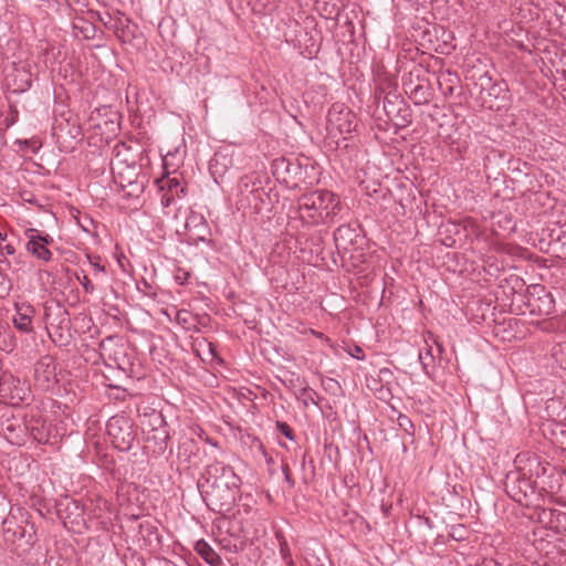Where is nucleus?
I'll return each mask as SVG.
<instances>
[{
    "label": "nucleus",
    "instance_id": "nucleus-24",
    "mask_svg": "<svg viewBox=\"0 0 566 566\" xmlns=\"http://www.w3.org/2000/svg\"><path fill=\"white\" fill-rule=\"evenodd\" d=\"M427 348L423 352L419 353V360L421 363L422 369L426 375L430 376V366L434 360V353L431 345L428 344V339H426Z\"/></svg>",
    "mask_w": 566,
    "mask_h": 566
},
{
    "label": "nucleus",
    "instance_id": "nucleus-20",
    "mask_svg": "<svg viewBox=\"0 0 566 566\" xmlns=\"http://www.w3.org/2000/svg\"><path fill=\"white\" fill-rule=\"evenodd\" d=\"M230 159L223 154H216L209 164L210 172L213 177H222L229 168Z\"/></svg>",
    "mask_w": 566,
    "mask_h": 566
},
{
    "label": "nucleus",
    "instance_id": "nucleus-1",
    "mask_svg": "<svg viewBox=\"0 0 566 566\" xmlns=\"http://www.w3.org/2000/svg\"><path fill=\"white\" fill-rule=\"evenodd\" d=\"M241 479L232 467L222 462L207 465L198 481L199 492L207 506L217 513H228L240 493Z\"/></svg>",
    "mask_w": 566,
    "mask_h": 566
},
{
    "label": "nucleus",
    "instance_id": "nucleus-4",
    "mask_svg": "<svg viewBox=\"0 0 566 566\" xmlns=\"http://www.w3.org/2000/svg\"><path fill=\"white\" fill-rule=\"evenodd\" d=\"M99 350L103 358L109 360L125 374L134 371V352L118 336H108L99 343Z\"/></svg>",
    "mask_w": 566,
    "mask_h": 566
},
{
    "label": "nucleus",
    "instance_id": "nucleus-17",
    "mask_svg": "<svg viewBox=\"0 0 566 566\" xmlns=\"http://www.w3.org/2000/svg\"><path fill=\"white\" fill-rule=\"evenodd\" d=\"M239 193L243 197L248 193L254 196L255 198H260V192L263 191L261 188V181L256 174L244 175L240 178L238 182Z\"/></svg>",
    "mask_w": 566,
    "mask_h": 566
},
{
    "label": "nucleus",
    "instance_id": "nucleus-45",
    "mask_svg": "<svg viewBox=\"0 0 566 566\" xmlns=\"http://www.w3.org/2000/svg\"><path fill=\"white\" fill-rule=\"evenodd\" d=\"M31 86V80L28 77L25 88H29Z\"/></svg>",
    "mask_w": 566,
    "mask_h": 566
},
{
    "label": "nucleus",
    "instance_id": "nucleus-10",
    "mask_svg": "<svg viewBox=\"0 0 566 566\" xmlns=\"http://www.w3.org/2000/svg\"><path fill=\"white\" fill-rule=\"evenodd\" d=\"M35 386L41 390H50L56 384V364L53 357L45 355L34 365Z\"/></svg>",
    "mask_w": 566,
    "mask_h": 566
},
{
    "label": "nucleus",
    "instance_id": "nucleus-34",
    "mask_svg": "<svg viewBox=\"0 0 566 566\" xmlns=\"http://www.w3.org/2000/svg\"><path fill=\"white\" fill-rule=\"evenodd\" d=\"M392 376V373L390 369L388 368H381L379 369V373H378V377H379V380L380 381H387L388 378H390Z\"/></svg>",
    "mask_w": 566,
    "mask_h": 566
},
{
    "label": "nucleus",
    "instance_id": "nucleus-41",
    "mask_svg": "<svg viewBox=\"0 0 566 566\" xmlns=\"http://www.w3.org/2000/svg\"><path fill=\"white\" fill-rule=\"evenodd\" d=\"M292 168L297 169L298 167H297V166H295V165H293V164H291V163H287V165H286V171H287V172H290V171L292 170Z\"/></svg>",
    "mask_w": 566,
    "mask_h": 566
},
{
    "label": "nucleus",
    "instance_id": "nucleus-39",
    "mask_svg": "<svg viewBox=\"0 0 566 566\" xmlns=\"http://www.w3.org/2000/svg\"><path fill=\"white\" fill-rule=\"evenodd\" d=\"M189 313L187 311H179L178 314H177V319L179 323H187V317Z\"/></svg>",
    "mask_w": 566,
    "mask_h": 566
},
{
    "label": "nucleus",
    "instance_id": "nucleus-13",
    "mask_svg": "<svg viewBox=\"0 0 566 566\" xmlns=\"http://www.w3.org/2000/svg\"><path fill=\"white\" fill-rule=\"evenodd\" d=\"M358 229L350 224H342L334 232V241L338 251H348L357 243Z\"/></svg>",
    "mask_w": 566,
    "mask_h": 566
},
{
    "label": "nucleus",
    "instance_id": "nucleus-19",
    "mask_svg": "<svg viewBox=\"0 0 566 566\" xmlns=\"http://www.w3.org/2000/svg\"><path fill=\"white\" fill-rule=\"evenodd\" d=\"M195 549L208 564L216 566L218 563H220L219 555L206 541H198L195 545Z\"/></svg>",
    "mask_w": 566,
    "mask_h": 566
},
{
    "label": "nucleus",
    "instance_id": "nucleus-5",
    "mask_svg": "<svg viewBox=\"0 0 566 566\" xmlns=\"http://www.w3.org/2000/svg\"><path fill=\"white\" fill-rule=\"evenodd\" d=\"M107 434L113 446L120 452L129 451L136 440V428L128 417L115 415L106 423Z\"/></svg>",
    "mask_w": 566,
    "mask_h": 566
},
{
    "label": "nucleus",
    "instance_id": "nucleus-22",
    "mask_svg": "<svg viewBox=\"0 0 566 566\" xmlns=\"http://www.w3.org/2000/svg\"><path fill=\"white\" fill-rule=\"evenodd\" d=\"M159 188L167 192L174 193L179 197V193H184L185 188L180 186V180L177 177H165L157 180Z\"/></svg>",
    "mask_w": 566,
    "mask_h": 566
},
{
    "label": "nucleus",
    "instance_id": "nucleus-30",
    "mask_svg": "<svg viewBox=\"0 0 566 566\" xmlns=\"http://www.w3.org/2000/svg\"><path fill=\"white\" fill-rule=\"evenodd\" d=\"M75 29H80L85 39H93L95 34V27L91 23H85L83 27L74 25Z\"/></svg>",
    "mask_w": 566,
    "mask_h": 566
},
{
    "label": "nucleus",
    "instance_id": "nucleus-3",
    "mask_svg": "<svg viewBox=\"0 0 566 566\" xmlns=\"http://www.w3.org/2000/svg\"><path fill=\"white\" fill-rule=\"evenodd\" d=\"M353 114L342 106L333 105L327 114L326 146L332 150H346L349 147V137L355 126L352 123Z\"/></svg>",
    "mask_w": 566,
    "mask_h": 566
},
{
    "label": "nucleus",
    "instance_id": "nucleus-12",
    "mask_svg": "<svg viewBox=\"0 0 566 566\" xmlns=\"http://www.w3.org/2000/svg\"><path fill=\"white\" fill-rule=\"evenodd\" d=\"M412 72L409 73L408 80L403 81V91L409 96V98L416 105H424L431 99V92L429 85L419 81V76L417 80H413Z\"/></svg>",
    "mask_w": 566,
    "mask_h": 566
},
{
    "label": "nucleus",
    "instance_id": "nucleus-32",
    "mask_svg": "<svg viewBox=\"0 0 566 566\" xmlns=\"http://www.w3.org/2000/svg\"><path fill=\"white\" fill-rule=\"evenodd\" d=\"M175 196H176V195H174V193H170V192H167V191H166V192H165V193H163V196H161V199H160L161 205H163L164 207H169V206L174 202V200H175Z\"/></svg>",
    "mask_w": 566,
    "mask_h": 566
},
{
    "label": "nucleus",
    "instance_id": "nucleus-28",
    "mask_svg": "<svg viewBox=\"0 0 566 566\" xmlns=\"http://www.w3.org/2000/svg\"><path fill=\"white\" fill-rule=\"evenodd\" d=\"M398 426L406 431L409 434L413 433V424L410 420V418L406 415H399L398 419Z\"/></svg>",
    "mask_w": 566,
    "mask_h": 566
},
{
    "label": "nucleus",
    "instance_id": "nucleus-6",
    "mask_svg": "<svg viewBox=\"0 0 566 566\" xmlns=\"http://www.w3.org/2000/svg\"><path fill=\"white\" fill-rule=\"evenodd\" d=\"M30 386L9 373L0 376V401L6 405L20 406L30 400Z\"/></svg>",
    "mask_w": 566,
    "mask_h": 566
},
{
    "label": "nucleus",
    "instance_id": "nucleus-36",
    "mask_svg": "<svg viewBox=\"0 0 566 566\" xmlns=\"http://www.w3.org/2000/svg\"><path fill=\"white\" fill-rule=\"evenodd\" d=\"M0 250L7 255H13L15 253V248L12 244H6L3 247L0 244Z\"/></svg>",
    "mask_w": 566,
    "mask_h": 566
},
{
    "label": "nucleus",
    "instance_id": "nucleus-25",
    "mask_svg": "<svg viewBox=\"0 0 566 566\" xmlns=\"http://www.w3.org/2000/svg\"><path fill=\"white\" fill-rule=\"evenodd\" d=\"M399 95L396 92H388L384 97V109L388 116H391L396 111V105L401 103Z\"/></svg>",
    "mask_w": 566,
    "mask_h": 566
},
{
    "label": "nucleus",
    "instance_id": "nucleus-29",
    "mask_svg": "<svg viewBox=\"0 0 566 566\" xmlns=\"http://www.w3.org/2000/svg\"><path fill=\"white\" fill-rule=\"evenodd\" d=\"M276 429L284 436L286 437L289 440H294V433H293V430L292 428L286 423V422H283V421H276Z\"/></svg>",
    "mask_w": 566,
    "mask_h": 566
},
{
    "label": "nucleus",
    "instance_id": "nucleus-42",
    "mask_svg": "<svg viewBox=\"0 0 566 566\" xmlns=\"http://www.w3.org/2000/svg\"><path fill=\"white\" fill-rule=\"evenodd\" d=\"M562 96H563L564 101L566 102V85L562 90Z\"/></svg>",
    "mask_w": 566,
    "mask_h": 566
},
{
    "label": "nucleus",
    "instance_id": "nucleus-7",
    "mask_svg": "<svg viewBox=\"0 0 566 566\" xmlns=\"http://www.w3.org/2000/svg\"><path fill=\"white\" fill-rule=\"evenodd\" d=\"M143 431L147 436V441H154L158 452H164L169 439L168 426L161 412L153 410L145 413L142 420Z\"/></svg>",
    "mask_w": 566,
    "mask_h": 566
},
{
    "label": "nucleus",
    "instance_id": "nucleus-40",
    "mask_svg": "<svg viewBox=\"0 0 566 566\" xmlns=\"http://www.w3.org/2000/svg\"><path fill=\"white\" fill-rule=\"evenodd\" d=\"M95 272H105V268L101 265L99 263H92Z\"/></svg>",
    "mask_w": 566,
    "mask_h": 566
},
{
    "label": "nucleus",
    "instance_id": "nucleus-11",
    "mask_svg": "<svg viewBox=\"0 0 566 566\" xmlns=\"http://www.w3.org/2000/svg\"><path fill=\"white\" fill-rule=\"evenodd\" d=\"M59 517L65 527L80 528L85 525L84 507L76 500L65 499L57 505Z\"/></svg>",
    "mask_w": 566,
    "mask_h": 566
},
{
    "label": "nucleus",
    "instance_id": "nucleus-9",
    "mask_svg": "<svg viewBox=\"0 0 566 566\" xmlns=\"http://www.w3.org/2000/svg\"><path fill=\"white\" fill-rule=\"evenodd\" d=\"M505 490L518 503H522L528 495L534 494L533 482L521 471L510 472L506 475Z\"/></svg>",
    "mask_w": 566,
    "mask_h": 566
},
{
    "label": "nucleus",
    "instance_id": "nucleus-16",
    "mask_svg": "<svg viewBox=\"0 0 566 566\" xmlns=\"http://www.w3.org/2000/svg\"><path fill=\"white\" fill-rule=\"evenodd\" d=\"M25 427L35 441L40 443H46L49 441L51 436V424L45 420L32 417L27 422Z\"/></svg>",
    "mask_w": 566,
    "mask_h": 566
},
{
    "label": "nucleus",
    "instance_id": "nucleus-43",
    "mask_svg": "<svg viewBox=\"0 0 566 566\" xmlns=\"http://www.w3.org/2000/svg\"><path fill=\"white\" fill-rule=\"evenodd\" d=\"M7 239V234L0 231V241H4Z\"/></svg>",
    "mask_w": 566,
    "mask_h": 566
},
{
    "label": "nucleus",
    "instance_id": "nucleus-37",
    "mask_svg": "<svg viewBox=\"0 0 566 566\" xmlns=\"http://www.w3.org/2000/svg\"><path fill=\"white\" fill-rule=\"evenodd\" d=\"M350 355L358 360H363L365 358L363 349L358 346L354 348V352L350 353Z\"/></svg>",
    "mask_w": 566,
    "mask_h": 566
},
{
    "label": "nucleus",
    "instance_id": "nucleus-18",
    "mask_svg": "<svg viewBox=\"0 0 566 566\" xmlns=\"http://www.w3.org/2000/svg\"><path fill=\"white\" fill-rule=\"evenodd\" d=\"M551 244L554 250L566 258V223L549 230Z\"/></svg>",
    "mask_w": 566,
    "mask_h": 566
},
{
    "label": "nucleus",
    "instance_id": "nucleus-46",
    "mask_svg": "<svg viewBox=\"0 0 566 566\" xmlns=\"http://www.w3.org/2000/svg\"><path fill=\"white\" fill-rule=\"evenodd\" d=\"M533 462L536 464V468H537V469H539V468H541V464H539V462H538L536 459H534V460H533Z\"/></svg>",
    "mask_w": 566,
    "mask_h": 566
},
{
    "label": "nucleus",
    "instance_id": "nucleus-15",
    "mask_svg": "<svg viewBox=\"0 0 566 566\" xmlns=\"http://www.w3.org/2000/svg\"><path fill=\"white\" fill-rule=\"evenodd\" d=\"M98 20L108 29L114 32H118L120 30H124L129 24V18L126 17L125 13H123L119 10H116L114 12H102L98 14Z\"/></svg>",
    "mask_w": 566,
    "mask_h": 566
},
{
    "label": "nucleus",
    "instance_id": "nucleus-35",
    "mask_svg": "<svg viewBox=\"0 0 566 566\" xmlns=\"http://www.w3.org/2000/svg\"><path fill=\"white\" fill-rule=\"evenodd\" d=\"M188 276L189 274L187 272H178L176 275H175V279L176 281L179 283V284H185L188 280Z\"/></svg>",
    "mask_w": 566,
    "mask_h": 566
},
{
    "label": "nucleus",
    "instance_id": "nucleus-23",
    "mask_svg": "<svg viewBox=\"0 0 566 566\" xmlns=\"http://www.w3.org/2000/svg\"><path fill=\"white\" fill-rule=\"evenodd\" d=\"M317 392L308 386L302 387L296 394V398L302 401L304 408H307L310 405L317 406Z\"/></svg>",
    "mask_w": 566,
    "mask_h": 566
},
{
    "label": "nucleus",
    "instance_id": "nucleus-8",
    "mask_svg": "<svg viewBox=\"0 0 566 566\" xmlns=\"http://www.w3.org/2000/svg\"><path fill=\"white\" fill-rule=\"evenodd\" d=\"M28 239L25 250L34 258L43 262H50L53 253L49 245L53 243V238L49 234H42L34 228H29L24 231Z\"/></svg>",
    "mask_w": 566,
    "mask_h": 566
},
{
    "label": "nucleus",
    "instance_id": "nucleus-33",
    "mask_svg": "<svg viewBox=\"0 0 566 566\" xmlns=\"http://www.w3.org/2000/svg\"><path fill=\"white\" fill-rule=\"evenodd\" d=\"M375 385H377V380H373ZM368 387L375 391H379V398H386V395H389V389H385L382 386H380L379 388L377 386H371V385H368Z\"/></svg>",
    "mask_w": 566,
    "mask_h": 566
},
{
    "label": "nucleus",
    "instance_id": "nucleus-27",
    "mask_svg": "<svg viewBox=\"0 0 566 566\" xmlns=\"http://www.w3.org/2000/svg\"><path fill=\"white\" fill-rule=\"evenodd\" d=\"M249 3L255 13L262 14L269 12L273 8L274 0H249Z\"/></svg>",
    "mask_w": 566,
    "mask_h": 566
},
{
    "label": "nucleus",
    "instance_id": "nucleus-44",
    "mask_svg": "<svg viewBox=\"0 0 566 566\" xmlns=\"http://www.w3.org/2000/svg\"><path fill=\"white\" fill-rule=\"evenodd\" d=\"M284 473H285L286 481L291 482V478H290V474H289L287 470L284 469Z\"/></svg>",
    "mask_w": 566,
    "mask_h": 566
},
{
    "label": "nucleus",
    "instance_id": "nucleus-26",
    "mask_svg": "<svg viewBox=\"0 0 566 566\" xmlns=\"http://www.w3.org/2000/svg\"><path fill=\"white\" fill-rule=\"evenodd\" d=\"M276 538L279 541V551H280V555H281L282 559L287 565H290V566L293 565L292 554H291V549H290L287 541L285 539V537L282 534H279V533L276 534Z\"/></svg>",
    "mask_w": 566,
    "mask_h": 566
},
{
    "label": "nucleus",
    "instance_id": "nucleus-21",
    "mask_svg": "<svg viewBox=\"0 0 566 566\" xmlns=\"http://www.w3.org/2000/svg\"><path fill=\"white\" fill-rule=\"evenodd\" d=\"M1 431L4 438L11 443H20V433L22 432L21 426L15 424L9 420L1 423Z\"/></svg>",
    "mask_w": 566,
    "mask_h": 566
},
{
    "label": "nucleus",
    "instance_id": "nucleus-31",
    "mask_svg": "<svg viewBox=\"0 0 566 566\" xmlns=\"http://www.w3.org/2000/svg\"><path fill=\"white\" fill-rule=\"evenodd\" d=\"M77 280L80 281L81 285L83 286L86 293L94 292V285L86 275H83L82 277L77 276Z\"/></svg>",
    "mask_w": 566,
    "mask_h": 566
},
{
    "label": "nucleus",
    "instance_id": "nucleus-38",
    "mask_svg": "<svg viewBox=\"0 0 566 566\" xmlns=\"http://www.w3.org/2000/svg\"><path fill=\"white\" fill-rule=\"evenodd\" d=\"M429 339H432L433 344L437 346L438 355L441 356L443 354L442 345L436 338H433L432 334H429Z\"/></svg>",
    "mask_w": 566,
    "mask_h": 566
},
{
    "label": "nucleus",
    "instance_id": "nucleus-14",
    "mask_svg": "<svg viewBox=\"0 0 566 566\" xmlns=\"http://www.w3.org/2000/svg\"><path fill=\"white\" fill-rule=\"evenodd\" d=\"M34 307L28 303L15 305V315L12 319L17 329L23 333H31L33 331L32 318L34 316Z\"/></svg>",
    "mask_w": 566,
    "mask_h": 566
},
{
    "label": "nucleus",
    "instance_id": "nucleus-2",
    "mask_svg": "<svg viewBox=\"0 0 566 566\" xmlns=\"http://www.w3.org/2000/svg\"><path fill=\"white\" fill-rule=\"evenodd\" d=\"M301 218L310 224L334 223L342 210L339 198L328 190H316L298 199Z\"/></svg>",
    "mask_w": 566,
    "mask_h": 566
}]
</instances>
